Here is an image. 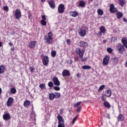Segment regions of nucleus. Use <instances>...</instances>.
Masks as SVG:
<instances>
[{
    "label": "nucleus",
    "instance_id": "obj_5",
    "mask_svg": "<svg viewBox=\"0 0 127 127\" xmlns=\"http://www.w3.org/2000/svg\"><path fill=\"white\" fill-rule=\"evenodd\" d=\"M110 61V57L107 56L103 59V64L104 66H107L109 64V62Z\"/></svg>",
    "mask_w": 127,
    "mask_h": 127
},
{
    "label": "nucleus",
    "instance_id": "obj_26",
    "mask_svg": "<svg viewBox=\"0 0 127 127\" xmlns=\"http://www.w3.org/2000/svg\"><path fill=\"white\" fill-rule=\"evenodd\" d=\"M97 13L99 15H103L104 14V11L102 9H99L97 10Z\"/></svg>",
    "mask_w": 127,
    "mask_h": 127
},
{
    "label": "nucleus",
    "instance_id": "obj_22",
    "mask_svg": "<svg viewBox=\"0 0 127 127\" xmlns=\"http://www.w3.org/2000/svg\"><path fill=\"white\" fill-rule=\"evenodd\" d=\"M79 5L81 6V7H85V5H86V2L85 1L81 0L79 2Z\"/></svg>",
    "mask_w": 127,
    "mask_h": 127
},
{
    "label": "nucleus",
    "instance_id": "obj_23",
    "mask_svg": "<svg viewBox=\"0 0 127 127\" xmlns=\"http://www.w3.org/2000/svg\"><path fill=\"white\" fill-rule=\"evenodd\" d=\"M5 70V67H4V66L3 65L0 66V74H2V73H4Z\"/></svg>",
    "mask_w": 127,
    "mask_h": 127
},
{
    "label": "nucleus",
    "instance_id": "obj_21",
    "mask_svg": "<svg viewBox=\"0 0 127 127\" xmlns=\"http://www.w3.org/2000/svg\"><path fill=\"white\" fill-rule=\"evenodd\" d=\"M106 97L110 98L112 96V91L111 90H107L105 91Z\"/></svg>",
    "mask_w": 127,
    "mask_h": 127
},
{
    "label": "nucleus",
    "instance_id": "obj_29",
    "mask_svg": "<svg viewBox=\"0 0 127 127\" xmlns=\"http://www.w3.org/2000/svg\"><path fill=\"white\" fill-rule=\"evenodd\" d=\"M82 69H83V70H86L87 69H91V66H90L89 65H83L82 66Z\"/></svg>",
    "mask_w": 127,
    "mask_h": 127
},
{
    "label": "nucleus",
    "instance_id": "obj_57",
    "mask_svg": "<svg viewBox=\"0 0 127 127\" xmlns=\"http://www.w3.org/2000/svg\"><path fill=\"white\" fill-rule=\"evenodd\" d=\"M1 45H2V43L0 42V47H1Z\"/></svg>",
    "mask_w": 127,
    "mask_h": 127
},
{
    "label": "nucleus",
    "instance_id": "obj_7",
    "mask_svg": "<svg viewBox=\"0 0 127 127\" xmlns=\"http://www.w3.org/2000/svg\"><path fill=\"white\" fill-rule=\"evenodd\" d=\"M15 16L16 19H19L21 17V12H20V9H17L16 10Z\"/></svg>",
    "mask_w": 127,
    "mask_h": 127
},
{
    "label": "nucleus",
    "instance_id": "obj_55",
    "mask_svg": "<svg viewBox=\"0 0 127 127\" xmlns=\"http://www.w3.org/2000/svg\"><path fill=\"white\" fill-rule=\"evenodd\" d=\"M76 77H77V78H79V77H80V73H77L76 75Z\"/></svg>",
    "mask_w": 127,
    "mask_h": 127
},
{
    "label": "nucleus",
    "instance_id": "obj_10",
    "mask_svg": "<svg viewBox=\"0 0 127 127\" xmlns=\"http://www.w3.org/2000/svg\"><path fill=\"white\" fill-rule=\"evenodd\" d=\"M13 101H14V99L12 98V97H9L7 101V106L8 107H10V106L12 105V103H13Z\"/></svg>",
    "mask_w": 127,
    "mask_h": 127
},
{
    "label": "nucleus",
    "instance_id": "obj_50",
    "mask_svg": "<svg viewBox=\"0 0 127 127\" xmlns=\"http://www.w3.org/2000/svg\"><path fill=\"white\" fill-rule=\"evenodd\" d=\"M66 43H67V44H68V45H70V40H66Z\"/></svg>",
    "mask_w": 127,
    "mask_h": 127
},
{
    "label": "nucleus",
    "instance_id": "obj_49",
    "mask_svg": "<svg viewBox=\"0 0 127 127\" xmlns=\"http://www.w3.org/2000/svg\"><path fill=\"white\" fill-rule=\"evenodd\" d=\"M117 38H116V37H112V41H116V40H117Z\"/></svg>",
    "mask_w": 127,
    "mask_h": 127
},
{
    "label": "nucleus",
    "instance_id": "obj_4",
    "mask_svg": "<svg viewBox=\"0 0 127 127\" xmlns=\"http://www.w3.org/2000/svg\"><path fill=\"white\" fill-rule=\"evenodd\" d=\"M76 53L78 54L79 57L80 58H83V56H84V52H85V50L83 49L82 51H81V49L78 48L76 49L75 50Z\"/></svg>",
    "mask_w": 127,
    "mask_h": 127
},
{
    "label": "nucleus",
    "instance_id": "obj_52",
    "mask_svg": "<svg viewBox=\"0 0 127 127\" xmlns=\"http://www.w3.org/2000/svg\"><path fill=\"white\" fill-rule=\"evenodd\" d=\"M74 61H78L79 60V59L77 57H74Z\"/></svg>",
    "mask_w": 127,
    "mask_h": 127
},
{
    "label": "nucleus",
    "instance_id": "obj_42",
    "mask_svg": "<svg viewBox=\"0 0 127 127\" xmlns=\"http://www.w3.org/2000/svg\"><path fill=\"white\" fill-rule=\"evenodd\" d=\"M104 88H105V86H104V85H101V86L99 87V89H98V91H102V90H104Z\"/></svg>",
    "mask_w": 127,
    "mask_h": 127
},
{
    "label": "nucleus",
    "instance_id": "obj_19",
    "mask_svg": "<svg viewBox=\"0 0 127 127\" xmlns=\"http://www.w3.org/2000/svg\"><path fill=\"white\" fill-rule=\"evenodd\" d=\"M122 42L123 43L124 46H125L126 48H127V38H123L122 39Z\"/></svg>",
    "mask_w": 127,
    "mask_h": 127
},
{
    "label": "nucleus",
    "instance_id": "obj_38",
    "mask_svg": "<svg viewBox=\"0 0 127 127\" xmlns=\"http://www.w3.org/2000/svg\"><path fill=\"white\" fill-rule=\"evenodd\" d=\"M81 103V102H77L76 103L74 104V107L75 108H77V107H79V106H80Z\"/></svg>",
    "mask_w": 127,
    "mask_h": 127
},
{
    "label": "nucleus",
    "instance_id": "obj_8",
    "mask_svg": "<svg viewBox=\"0 0 127 127\" xmlns=\"http://www.w3.org/2000/svg\"><path fill=\"white\" fill-rule=\"evenodd\" d=\"M48 62H49V59L48 56L44 57L43 59V63L45 66H47L48 65Z\"/></svg>",
    "mask_w": 127,
    "mask_h": 127
},
{
    "label": "nucleus",
    "instance_id": "obj_1",
    "mask_svg": "<svg viewBox=\"0 0 127 127\" xmlns=\"http://www.w3.org/2000/svg\"><path fill=\"white\" fill-rule=\"evenodd\" d=\"M44 40H45L46 43H47V44H50V43L53 41V39L52 38V33L51 32H49L48 33V36H45Z\"/></svg>",
    "mask_w": 127,
    "mask_h": 127
},
{
    "label": "nucleus",
    "instance_id": "obj_39",
    "mask_svg": "<svg viewBox=\"0 0 127 127\" xmlns=\"http://www.w3.org/2000/svg\"><path fill=\"white\" fill-rule=\"evenodd\" d=\"M48 86L50 88H52L54 86L53 82L52 81L49 82L48 83Z\"/></svg>",
    "mask_w": 127,
    "mask_h": 127
},
{
    "label": "nucleus",
    "instance_id": "obj_63",
    "mask_svg": "<svg viewBox=\"0 0 127 127\" xmlns=\"http://www.w3.org/2000/svg\"><path fill=\"white\" fill-rule=\"evenodd\" d=\"M11 50H12V51H13V49H11Z\"/></svg>",
    "mask_w": 127,
    "mask_h": 127
},
{
    "label": "nucleus",
    "instance_id": "obj_25",
    "mask_svg": "<svg viewBox=\"0 0 127 127\" xmlns=\"http://www.w3.org/2000/svg\"><path fill=\"white\" fill-rule=\"evenodd\" d=\"M70 14L73 17H76L78 15V13L76 11H72L70 12Z\"/></svg>",
    "mask_w": 127,
    "mask_h": 127
},
{
    "label": "nucleus",
    "instance_id": "obj_37",
    "mask_svg": "<svg viewBox=\"0 0 127 127\" xmlns=\"http://www.w3.org/2000/svg\"><path fill=\"white\" fill-rule=\"evenodd\" d=\"M119 3L121 6H124L125 1H124L123 0H119Z\"/></svg>",
    "mask_w": 127,
    "mask_h": 127
},
{
    "label": "nucleus",
    "instance_id": "obj_16",
    "mask_svg": "<svg viewBox=\"0 0 127 127\" xmlns=\"http://www.w3.org/2000/svg\"><path fill=\"white\" fill-rule=\"evenodd\" d=\"M37 44V43L36 41H31L29 44V46L30 48H34V47L36 46Z\"/></svg>",
    "mask_w": 127,
    "mask_h": 127
},
{
    "label": "nucleus",
    "instance_id": "obj_60",
    "mask_svg": "<svg viewBox=\"0 0 127 127\" xmlns=\"http://www.w3.org/2000/svg\"><path fill=\"white\" fill-rule=\"evenodd\" d=\"M125 67H127V61L126 63Z\"/></svg>",
    "mask_w": 127,
    "mask_h": 127
},
{
    "label": "nucleus",
    "instance_id": "obj_28",
    "mask_svg": "<svg viewBox=\"0 0 127 127\" xmlns=\"http://www.w3.org/2000/svg\"><path fill=\"white\" fill-rule=\"evenodd\" d=\"M112 60L114 63H118V62H119V59H118V57H114L112 58Z\"/></svg>",
    "mask_w": 127,
    "mask_h": 127
},
{
    "label": "nucleus",
    "instance_id": "obj_24",
    "mask_svg": "<svg viewBox=\"0 0 127 127\" xmlns=\"http://www.w3.org/2000/svg\"><path fill=\"white\" fill-rule=\"evenodd\" d=\"M117 18H121V17H123V13L121 12H117L116 13Z\"/></svg>",
    "mask_w": 127,
    "mask_h": 127
},
{
    "label": "nucleus",
    "instance_id": "obj_32",
    "mask_svg": "<svg viewBox=\"0 0 127 127\" xmlns=\"http://www.w3.org/2000/svg\"><path fill=\"white\" fill-rule=\"evenodd\" d=\"M79 117L78 115H77L75 117H74L72 120V124L73 125H74V124H75V122H76V121H77V119H78V118Z\"/></svg>",
    "mask_w": 127,
    "mask_h": 127
},
{
    "label": "nucleus",
    "instance_id": "obj_53",
    "mask_svg": "<svg viewBox=\"0 0 127 127\" xmlns=\"http://www.w3.org/2000/svg\"><path fill=\"white\" fill-rule=\"evenodd\" d=\"M123 20H124V21H125V22H127V19H126L125 18H123Z\"/></svg>",
    "mask_w": 127,
    "mask_h": 127
},
{
    "label": "nucleus",
    "instance_id": "obj_6",
    "mask_svg": "<svg viewBox=\"0 0 127 127\" xmlns=\"http://www.w3.org/2000/svg\"><path fill=\"white\" fill-rule=\"evenodd\" d=\"M64 10H65V7L64 6V4H60L58 7L59 13H63V12H64Z\"/></svg>",
    "mask_w": 127,
    "mask_h": 127
},
{
    "label": "nucleus",
    "instance_id": "obj_54",
    "mask_svg": "<svg viewBox=\"0 0 127 127\" xmlns=\"http://www.w3.org/2000/svg\"><path fill=\"white\" fill-rule=\"evenodd\" d=\"M12 44H13L11 42H10V43H8V45H9L10 46H11L12 45Z\"/></svg>",
    "mask_w": 127,
    "mask_h": 127
},
{
    "label": "nucleus",
    "instance_id": "obj_2",
    "mask_svg": "<svg viewBox=\"0 0 127 127\" xmlns=\"http://www.w3.org/2000/svg\"><path fill=\"white\" fill-rule=\"evenodd\" d=\"M57 119L58 120V127H64V119L63 117L60 115H59L57 116Z\"/></svg>",
    "mask_w": 127,
    "mask_h": 127
},
{
    "label": "nucleus",
    "instance_id": "obj_14",
    "mask_svg": "<svg viewBox=\"0 0 127 127\" xmlns=\"http://www.w3.org/2000/svg\"><path fill=\"white\" fill-rule=\"evenodd\" d=\"M62 76L65 77L66 76H70V72L67 69H64L62 72Z\"/></svg>",
    "mask_w": 127,
    "mask_h": 127
},
{
    "label": "nucleus",
    "instance_id": "obj_36",
    "mask_svg": "<svg viewBox=\"0 0 127 127\" xmlns=\"http://www.w3.org/2000/svg\"><path fill=\"white\" fill-rule=\"evenodd\" d=\"M55 96H56V98H60L61 97V94L59 92H55Z\"/></svg>",
    "mask_w": 127,
    "mask_h": 127
},
{
    "label": "nucleus",
    "instance_id": "obj_56",
    "mask_svg": "<svg viewBox=\"0 0 127 127\" xmlns=\"http://www.w3.org/2000/svg\"><path fill=\"white\" fill-rule=\"evenodd\" d=\"M70 62L69 64L71 65V64L72 63V60H70Z\"/></svg>",
    "mask_w": 127,
    "mask_h": 127
},
{
    "label": "nucleus",
    "instance_id": "obj_48",
    "mask_svg": "<svg viewBox=\"0 0 127 127\" xmlns=\"http://www.w3.org/2000/svg\"><path fill=\"white\" fill-rule=\"evenodd\" d=\"M42 20H46V17L45 15H42Z\"/></svg>",
    "mask_w": 127,
    "mask_h": 127
},
{
    "label": "nucleus",
    "instance_id": "obj_11",
    "mask_svg": "<svg viewBox=\"0 0 127 127\" xmlns=\"http://www.w3.org/2000/svg\"><path fill=\"white\" fill-rule=\"evenodd\" d=\"M3 119L4 121H8V120H10V115L9 113H5L3 115Z\"/></svg>",
    "mask_w": 127,
    "mask_h": 127
},
{
    "label": "nucleus",
    "instance_id": "obj_40",
    "mask_svg": "<svg viewBox=\"0 0 127 127\" xmlns=\"http://www.w3.org/2000/svg\"><path fill=\"white\" fill-rule=\"evenodd\" d=\"M3 10H5V11H6L7 12L8 11V6H5L3 7Z\"/></svg>",
    "mask_w": 127,
    "mask_h": 127
},
{
    "label": "nucleus",
    "instance_id": "obj_33",
    "mask_svg": "<svg viewBox=\"0 0 127 127\" xmlns=\"http://www.w3.org/2000/svg\"><path fill=\"white\" fill-rule=\"evenodd\" d=\"M124 120V116L122 114H120L118 117V121H123Z\"/></svg>",
    "mask_w": 127,
    "mask_h": 127
},
{
    "label": "nucleus",
    "instance_id": "obj_27",
    "mask_svg": "<svg viewBox=\"0 0 127 127\" xmlns=\"http://www.w3.org/2000/svg\"><path fill=\"white\" fill-rule=\"evenodd\" d=\"M30 105V101L27 100L24 102V107H28Z\"/></svg>",
    "mask_w": 127,
    "mask_h": 127
},
{
    "label": "nucleus",
    "instance_id": "obj_12",
    "mask_svg": "<svg viewBox=\"0 0 127 127\" xmlns=\"http://www.w3.org/2000/svg\"><path fill=\"white\" fill-rule=\"evenodd\" d=\"M78 33L80 36H82V37H84V36L86 35V30H83L82 29H80L78 30Z\"/></svg>",
    "mask_w": 127,
    "mask_h": 127
},
{
    "label": "nucleus",
    "instance_id": "obj_51",
    "mask_svg": "<svg viewBox=\"0 0 127 127\" xmlns=\"http://www.w3.org/2000/svg\"><path fill=\"white\" fill-rule=\"evenodd\" d=\"M106 118L107 119H111V116H110V114H107L106 116Z\"/></svg>",
    "mask_w": 127,
    "mask_h": 127
},
{
    "label": "nucleus",
    "instance_id": "obj_3",
    "mask_svg": "<svg viewBox=\"0 0 127 127\" xmlns=\"http://www.w3.org/2000/svg\"><path fill=\"white\" fill-rule=\"evenodd\" d=\"M116 49L119 52V53L122 54L125 51V47L121 44H118L116 46Z\"/></svg>",
    "mask_w": 127,
    "mask_h": 127
},
{
    "label": "nucleus",
    "instance_id": "obj_18",
    "mask_svg": "<svg viewBox=\"0 0 127 127\" xmlns=\"http://www.w3.org/2000/svg\"><path fill=\"white\" fill-rule=\"evenodd\" d=\"M80 47H87L88 46V43L85 41H81L79 43Z\"/></svg>",
    "mask_w": 127,
    "mask_h": 127
},
{
    "label": "nucleus",
    "instance_id": "obj_35",
    "mask_svg": "<svg viewBox=\"0 0 127 127\" xmlns=\"http://www.w3.org/2000/svg\"><path fill=\"white\" fill-rule=\"evenodd\" d=\"M41 23L42 25H43L44 26H45V25H46V24H47L46 21H45V20H42L41 21Z\"/></svg>",
    "mask_w": 127,
    "mask_h": 127
},
{
    "label": "nucleus",
    "instance_id": "obj_34",
    "mask_svg": "<svg viewBox=\"0 0 127 127\" xmlns=\"http://www.w3.org/2000/svg\"><path fill=\"white\" fill-rule=\"evenodd\" d=\"M51 55L52 57H55L56 56V51H52L51 52Z\"/></svg>",
    "mask_w": 127,
    "mask_h": 127
},
{
    "label": "nucleus",
    "instance_id": "obj_20",
    "mask_svg": "<svg viewBox=\"0 0 127 127\" xmlns=\"http://www.w3.org/2000/svg\"><path fill=\"white\" fill-rule=\"evenodd\" d=\"M100 30L101 32H99V35H102V33H105V32H106V28H105V27H100Z\"/></svg>",
    "mask_w": 127,
    "mask_h": 127
},
{
    "label": "nucleus",
    "instance_id": "obj_17",
    "mask_svg": "<svg viewBox=\"0 0 127 127\" xmlns=\"http://www.w3.org/2000/svg\"><path fill=\"white\" fill-rule=\"evenodd\" d=\"M49 4L51 8H55V2L53 0H50Z\"/></svg>",
    "mask_w": 127,
    "mask_h": 127
},
{
    "label": "nucleus",
    "instance_id": "obj_44",
    "mask_svg": "<svg viewBox=\"0 0 127 127\" xmlns=\"http://www.w3.org/2000/svg\"><path fill=\"white\" fill-rule=\"evenodd\" d=\"M54 89L55 91H60V87L58 86H54Z\"/></svg>",
    "mask_w": 127,
    "mask_h": 127
},
{
    "label": "nucleus",
    "instance_id": "obj_30",
    "mask_svg": "<svg viewBox=\"0 0 127 127\" xmlns=\"http://www.w3.org/2000/svg\"><path fill=\"white\" fill-rule=\"evenodd\" d=\"M104 105L105 107H106V108H110L111 107V105H110V103H109V102H105L104 103Z\"/></svg>",
    "mask_w": 127,
    "mask_h": 127
},
{
    "label": "nucleus",
    "instance_id": "obj_31",
    "mask_svg": "<svg viewBox=\"0 0 127 127\" xmlns=\"http://www.w3.org/2000/svg\"><path fill=\"white\" fill-rule=\"evenodd\" d=\"M10 92H11V94H15V93H16V89H15L14 88H12L10 89Z\"/></svg>",
    "mask_w": 127,
    "mask_h": 127
},
{
    "label": "nucleus",
    "instance_id": "obj_45",
    "mask_svg": "<svg viewBox=\"0 0 127 127\" xmlns=\"http://www.w3.org/2000/svg\"><path fill=\"white\" fill-rule=\"evenodd\" d=\"M81 109H82V107L81 106L78 107L76 110V112L77 113H80L81 111Z\"/></svg>",
    "mask_w": 127,
    "mask_h": 127
},
{
    "label": "nucleus",
    "instance_id": "obj_41",
    "mask_svg": "<svg viewBox=\"0 0 127 127\" xmlns=\"http://www.w3.org/2000/svg\"><path fill=\"white\" fill-rule=\"evenodd\" d=\"M107 51L108 53H112V52H113V50L111 48H108L107 49Z\"/></svg>",
    "mask_w": 127,
    "mask_h": 127
},
{
    "label": "nucleus",
    "instance_id": "obj_47",
    "mask_svg": "<svg viewBox=\"0 0 127 127\" xmlns=\"http://www.w3.org/2000/svg\"><path fill=\"white\" fill-rule=\"evenodd\" d=\"M102 101H106V97H105V95H103L101 97Z\"/></svg>",
    "mask_w": 127,
    "mask_h": 127
},
{
    "label": "nucleus",
    "instance_id": "obj_13",
    "mask_svg": "<svg viewBox=\"0 0 127 127\" xmlns=\"http://www.w3.org/2000/svg\"><path fill=\"white\" fill-rule=\"evenodd\" d=\"M110 12H116L117 11V8L115 7V5L111 4L110 5Z\"/></svg>",
    "mask_w": 127,
    "mask_h": 127
},
{
    "label": "nucleus",
    "instance_id": "obj_9",
    "mask_svg": "<svg viewBox=\"0 0 127 127\" xmlns=\"http://www.w3.org/2000/svg\"><path fill=\"white\" fill-rule=\"evenodd\" d=\"M53 81L55 86H60V81H59L57 77H54L53 79Z\"/></svg>",
    "mask_w": 127,
    "mask_h": 127
},
{
    "label": "nucleus",
    "instance_id": "obj_15",
    "mask_svg": "<svg viewBox=\"0 0 127 127\" xmlns=\"http://www.w3.org/2000/svg\"><path fill=\"white\" fill-rule=\"evenodd\" d=\"M57 99V97H56V95H55V94L53 93H51L49 95V100H51V101L54 100V99Z\"/></svg>",
    "mask_w": 127,
    "mask_h": 127
},
{
    "label": "nucleus",
    "instance_id": "obj_58",
    "mask_svg": "<svg viewBox=\"0 0 127 127\" xmlns=\"http://www.w3.org/2000/svg\"><path fill=\"white\" fill-rule=\"evenodd\" d=\"M28 16H29V18H30V17L31 16V14H29L28 15Z\"/></svg>",
    "mask_w": 127,
    "mask_h": 127
},
{
    "label": "nucleus",
    "instance_id": "obj_59",
    "mask_svg": "<svg viewBox=\"0 0 127 127\" xmlns=\"http://www.w3.org/2000/svg\"><path fill=\"white\" fill-rule=\"evenodd\" d=\"M103 42H104V43H106L107 42V41H106V40H103Z\"/></svg>",
    "mask_w": 127,
    "mask_h": 127
},
{
    "label": "nucleus",
    "instance_id": "obj_61",
    "mask_svg": "<svg viewBox=\"0 0 127 127\" xmlns=\"http://www.w3.org/2000/svg\"><path fill=\"white\" fill-rule=\"evenodd\" d=\"M45 0H41V1H42V2H44V1H45Z\"/></svg>",
    "mask_w": 127,
    "mask_h": 127
},
{
    "label": "nucleus",
    "instance_id": "obj_62",
    "mask_svg": "<svg viewBox=\"0 0 127 127\" xmlns=\"http://www.w3.org/2000/svg\"><path fill=\"white\" fill-rule=\"evenodd\" d=\"M1 94V88H0V95Z\"/></svg>",
    "mask_w": 127,
    "mask_h": 127
},
{
    "label": "nucleus",
    "instance_id": "obj_43",
    "mask_svg": "<svg viewBox=\"0 0 127 127\" xmlns=\"http://www.w3.org/2000/svg\"><path fill=\"white\" fill-rule=\"evenodd\" d=\"M40 88H41V89H45V84H41L39 85Z\"/></svg>",
    "mask_w": 127,
    "mask_h": 127
},
{
    "label": "nucleus",
    "instance_id": "obj_46",
    "mask_svg": "<svg viewBox=\"0 0 127 127\" xmlns=\"http://www.w3.org/2000/svg\"><path fill=\"white\" fill-rule=\"evenodd\" d=\"M30 72H31V73H33V72H34V67H30Z\"/></svg>",
    "mask_w": 127,
    "mask_h": 127
}]
</instances>
